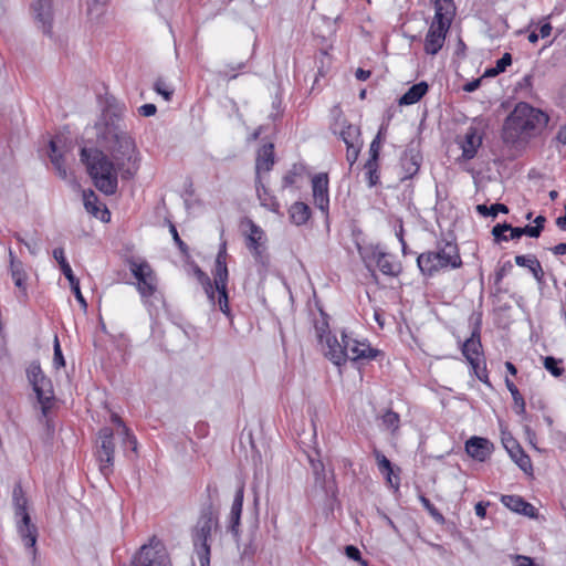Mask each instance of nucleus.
<instances>
[{
    "instance_id": "47",
    "label": "nucleus",
    "mask_w": 566,
    "mask_h": 566,
    "mask_svg": "<svg viewBox=\"0 0 566 566\" xmlns=\"http://www.w3.org/2000/svg\"><path fill=\"white\" fill-rule=\"evenodd\" d=\"M84 207L87 212L92 213L93 216H97L98 207L96 206L97 197L95 193L91 190L90 193L84 192Z\"/></svg>"
},
{
    "instance_id": "11",
    "label": "nucleus",
    "mask_w": 566,
    "mask_h": 566,
    "mask_svg": "<svg viewBox=\"0 0 566 566\" xmlns=\"http://www.w3.org/2000/svg\"><path fill=\"white\" fill-rule=\"evenodd\" d=\"M343 345L342 348L346 350V360L358 361L363 359L371 360L379 354L378 349L370 347L369 344L360 343L347 334H342Z\"/></svg>"
},
{
    "instance_id": "12",
    "label": "nucleus",
    "mask_w": 566,
    "mask_h": 566,
    "mask_svg": "<svg viewBox=\"0 0 566 566\" xmlns=\"http://www.w3.org/2000/svg\"><path fill=\"white\" fill-rule=\"evenodd\" d=\"M50 160L55 169L56 175L66 180L69 177L67 169L65 166V156L71 151V145L60 137H55L50 140Z\"/></svg>"
},
{
    "instance_id": "45",
    "label": "nucleus",
    "mask_w": 566,
    "mask_h": 566,
    "mask_svg": "<svg viewBox=\"0 0 566 566\" xmlns=\"http://www.w3.org/2000/svg\"><path fill=\"white\" fill-rule=\"evenodd\" d=\"M509 229H511V224L507 222L497 223L496 226H494L492 229V235L494 237V241L497 243L501 241H509V237L505 235V232L509 231Z\"/></svg>"
},
{
    "instance_id": "44",
    "label": "nucleus",
    "mask_w": 566,
    "mask_h": 566,
    "mask_svg": "<svg viewBox=\"0 0 566 566\" xmlns=\"http://www.w3.org/2000/svg\"><path fill=\"white\" fill-rule=\"evenodd\" d=\"M560 360L553 356H547L544 358V367L555 377H559L564 373V368L558 366Z\"/></svg>"
},
{
    "instance_id": "29",
    "label": "nucleus",
    "mask_w": 566,
    "mask_h": 566,
    "mask_svg": "<svg viewBox=\"0 0 566 566\" xmlns=\"http://www.w3.org/2000/svg\"><path fill=\"white\" fill-rule=\"evenodd\" d=\"M515 263L518 266L527 268L537 281L544 276V271L541 262L534 255H516Z\"/></svg>"
},
{
    "instance_id": "28",
    "label": "nucleus",
    "mask_w": 566,
    "mask_h": 566,
    "mask_svg": "<svg viewBox=\"0 0 566 566\" xmlns=\"http://www.w3.org/2000/svg\"><path fill=\"white\" fill-rule=\"evenodd\" d=\"M429 90L427 82L421 81L413 84L408 91L399 98V105H412L418 103Z\"/></svg>"
},
{
    "instance_id": "60",
    "label": "nucleus",
    "mask_w": 566,
    "mask_h": 566,
    "mask_svg": "<svg viewBox=\"0 0 566 566\" xmlns=\"http://www.w3.org/2000/svg\"><path fill=\"white\" fill-rule=\"evenodd\" d=\"M157 112L155 104H144L138 108V113L144 117L154 116Z\"/></svg>"
},
{
    "instance_id": "7",
    "label": "nucleus",
    "mask_w": 566,
    "mask_h": 566,
    "mask_svg": "<svg viewBox=\"0 0 566 566\" xmlns=\"http://www.w3.org/2000/svg\"><path fill=\"white\" fill-rule=\"evenodd\" d=\"M115 455L114 433L111 428H102L98 431L96 441V459L99 463V471L104 476L113 472Z\"/></svg>"
},
{
    "instance_id": "8",
    "label": "nucleus",
    "mask_w": 566,
    "mask_h": 566,
    "mask_svg": "<svg viewBox=\"0 0 566 566\" xmlns=\"http://www.w3.org/2000/svg\"><path fill=\"white\" fill-rule=\"evenodd\" d=\"M28 380L36 395L38 401L42 406L43 415L49 409V403L53 398L51 380L48 379L38 363H31L27 369Z\"/></svg>"
},
{
    "instance_id": "20",
    "label": "nucleus",
    "mask_w": 566,
    "mask_h": 566,
    "mask_svg": "<svg viewBox=\"0 0 566 566\" xmlns=\"http://www.w3.org/2000/svg\"><path fill=\"white\" fill-rule=\"evenodd\" d=\"M493 444L485 438L471 437L465 442L467 453L480 462H484L492 452Z\"/></svg>"
},
{
    "instance_id": "57",
    "label": "nucleus",
    "mask_w": 566,
    "mask_h": 566,
    "mask_svg": "<svg viewBox=\"0 0 566 566\" xmlns=\"http://www.w3.org/2000/svg\"><path fill=\"white\" fill-rule=\"evenodd\" d=\"M300 175V171L297 170L296 166L293 167V169L289 170L282 179L283 188L290 187L295 184L296 177Z\"/></svg>"
},
{
    "instance_id": "46",
    "label": "nucleus",
    "mask_w": 566,
    "mask_h": 566,
    "mask_svg": "<svg viewBox=\"0 0 566 566\" xmlns=\"http://www.w3.org/2000/svg\"><path fill=\"white\" fill-rule=\"evenodd\" d=\"M53 364L55 368H61L65 366V359L57 336L54 337L53 344Z\"/></svg>"
},
{
    "instance_id": "10",
    "label": "nucleus",
    "mask_w": 566,
    "mask_h": 566,
    "mask_svg": "<svg viewBox=\"0 0 566 566\" xmlns=\"http://www.w3.org/2000/svg\"><path fill=\"white\" fill-rule=\"evenodd\" d=\"M31 12L34 22L43 34L52 36L54 20L53 0H34L31 3Z\"/></svg>"
},
{
    "instance_id": "55",
    "label": "nucleus",
    "mask_w": 566,
    "mask_h": 566,
    "mask_svg": "<svg viewBox=\"0 0 566 566\" xmlns=\"http://www.w3.org/2000/svg\"><path fill=\"white\" fill-rule=\"evenodd\" d=\"M251 253L255 260L256 263H260L262 265H268L269 263V255L265 252V247H259L256 249L251 250Z\"/></svg>"
},
{
    "instance_id": "38",
    "label": "nucleus",
    "mask_w": 566,
    "mask_h": 566,
    "mask_svg": "<svg viewBox=\"0 0 566 566\" xmlns=\"http://www.w3.org/2000/svg\"><path fill=\"white\" fill-rule=\"evenodd\" d=\"M419 500L423 507L428 511L430 516L439 524H443L446 522L444 516L436 509V506L430 502L428 497L423 494L419 495Z\"/></svg>"
},
{
    "instance_id": "43",
    "label": "nucleus",
    "mask_w": 566,
    "mask_h": 566,
    "mask_svg": "<svg viewBox=\"0 0 566 566\" xmlns=\"http://www.w3.org/2000/svg\"><path fill=\"white\" fill-rule=\"evenodd\" d=\"M321 314H322V318L319 321H315L314 328H315L317 338L319 339L321 343H323L324 336L327 337V335H331V334L328 331L329 326H328L327 318L325 317L323 312H321Z\"/></svg>"
},
{
    "instance_id": "3",
    "label": "nucleus",
    "mask_w": 566,
    "mask_h": 566,
    "mask_svg": "<svg viewBox=\"0 0 566 566\" xmlns=\"http://www.w3.org/2000/svg\"><path fill=\"white\" fill-rule=\"evenodd\" d=\"M547 123L548 116L544 112L526 103H518L504 122L503 139L505 143L514 144L533 136Z\"/></svg>"
},
{
    "instance_id": "1",
    "label": "nucleus",
    "mask_w": 566,
    "mask_h": 566,
    "mask_svg": "<svg viewBox=\"0 0 566 566\" xmlns=\"http://www.w3.org/2000/svg\"><path fill=\"white\" fill-rule=\"evenodd\" d=\"M104 137L115 163L97 148L83 147L80 156L94 186L112 196L118 188V172L123 179H132L139 168V159L134 138L119 125H107Z\"/></svg>"
},
{
    "instance_id": "51",
    "label": "nucleus",
    "mask_w": 566,
    "mask_h": 566,
    "mask_svg": "<svg viewBox=\"0 0 566 566\" xmlns=\"http://www.w3.org/2000/svg\"><path fill=\"white\" fill-rule=\"evenodd\" d=\"M123 444L125 448H130L133 451L137 450V440L126 426H123Z\"/></svg>"
},
{
    "instance_id": "21",
    "label": "nucleus",
    "mask_w": 566,
    "mask_h": 566,
    "mask_svg": "<svg viewBox=\"0 0 566 566\" xmlns=\"http://www.w3.org/2000/svg\"><path fill=\"white\" fill-rule=\"evenodd\" d=\"M421 155L415 147H408L400 158L401 169L403 170L402 179H410L418 174L421 164Z\"/></svg>"
},
{
    "instance_id": "27",
    "label": "nucleus",
    "mask_w": 566,
    "mask_h": 566,
    "mask_svg": "<svg viewBox=\"0 0 566 566\" xmlns=\"http://www.w3.org/2000/svg\"><path fill=\"white\" fill-rule=\"evenodd\" d=\"M327 349L325 356L336 366H342L346 363V350L342 348L343 340L338 342L335 336L327 335L326 337Z\"/></svg>"
},
{
    "instance_id": "41",
    "label": "nucleus",
    "mask_w": 566,
    "mask_h": 566,
    "mask_svg": "<svg viewBox=\"0 0 566 566\" xmlns=\"http://www.w3.org/2000/svg\"><path fill=\"white\" fill-rule=\"evenodd\" d=\"M311 467L313 469V473L315 475V482L319 484L321 488H325V468L321 460L310 459Z\"/></svg>"
},
{
    "instance_id": "24",
    "label": "nucleus",
    "mask_w": 566,
    "mask_h": 566,
    "mask_svg": "<svg viewBox=\"0 0 566 566\" xmlns=\"http://www.w3.org/2000/svg\"><path fill=\"white\" fill-rule=\"evenodd\" d=\"M9 272L17 287L15 297L18 302L21 304H25L29 300V291L27 283L29 275L25 271L24 265L20 268L9 269Z\"/></svg>"
},
{
    "instance_id": "5",
    "label": "nucleus",
    "mask_w": 566,
    "mask_h": 566,
    "mask_svg": "<svg viewBox=\"0 0 566 566\" xmlns=\"http://www.w3.org/2000/svg\"><path fill=\"white\" fill-rule=\"evenodd\" d=\"M417 265L423 275L433 276L440 271L460 268L462 261L455 243L438 242L434 251L418 255Z\"/></svg>"
},
{
    "instance_id": "34",
    "label": "nucleus",
    "mask_w": 566,
    "mask_h": 566,
    "mask_svg": "<svg viewBox=\"0 0 566 566\" xmlns=\"http://www.w3.org/2000/svg\"><path fill=\"white\" fill-rule=\"evenodd\" d=\"M339 136L347 147H349L350 144L363 145V142L360 140V129L355 125L349 124L345 126L340 130Z\"/></svg>"
},
{
    "instance_id": "33",
    "label": "nucleus",
    "mask_w": 566,
    "mask_h": 566,
    "mask_svg": "<svg viewBox=\"0 0 566 566\" xmlns=\"http://www.w3.org/2000/svg\"><path fill=\"white\" fill-rule=\"evenodd\" d=\"M505 386L512 395L515 412L517 415L524 416L526 413V403L517 387L507 377L505 378Z\"/></svg>"
},
{
    "instance_id": "22",
    "label": "nucleus",
    "mask_w": 566,
    "mask_h": 566,
    "mask_svg": "<svg viewBox=\"0 0 566 566\" xmlns=\"http://www.w3.org/2000/svg\"><path fill=\"white\" fill-rule=\"evenodd\" d=\"M275 164L274 145L272 143L264 144L256 154L255 159V178L261 177L262 172H269Z\"/></svg>"
},
{
    "instance_id": "9",
    "label": "nucleus",
    "mask_w": 566,
    "mask_h": 566,
    "mask_svg": "<svg viewBox=\"0 0 566 566\" xmlns=\"http://www.w3.org/2000/svg\"><path fill=\"white\" fill-rule=\"evenodd\" d=\"M471 335L461 345L462 355L468 363L484 358L481 343V317L470 318Z\"/></svg>"
},
{
    "instance_id": "53",
    "label": "nucleus",
    "mask_w": 566,
    "mask_h": 566,
    "mask_svg": "<svg viewBox=\"0 0 566 566\" xmlns=\"http://www.w3.org/2000/svg\"><path fill=\"white\" fill-rule=\"evenodd\" d=\"M169 231L172 235L174 242L177 244L181 253H188V245L180 239L177 228L174 223H170Z\"/></svg>"
},
{
    "instance_id": "16",
    "label": "nucleus",
    "mask_w": 566,
    "mask_h": 566,
    "mask_svg": "<svg viewBox=\"0 0 566 566\" xmlns=\"http://www.w3.org/2000/svg\"><path fill=\"white\" fill-rule=\"evenodd\" d=\"M450 28L444 23L431 22L424 38L423 50L429 55H436L442 49Z\"/></svg>"
},
{
    "instance_id": "58",
    "label": "nucleus",
    "mask_w": 566,
    "mask_h": 566,
    "mask_svg": "<svg viewBox=\"0 0 566 566\" xmlns=\"http://www.w3.org/2000/svg\"><path fill=\"white\" fill-rule=\"evenodd\" d=\"M512 64V55L510 53H504L501 59L496 61L495 67L497 72H504L509 65Z\"/></svg>"
},
{
    "instance_id": "35",
    "label": "nucleus",
    "mask_w": 566,
    "mask_h": 566,
    "mask_svg": "<svg viewBox=\"0 0 566 566\" xmlns=\"http://www.w3.org/2000/svg\"><path fill=\"white\" fill-rule=\"evenodd\" d=\"M476 212L482 217H493L495 218L499 212L509 213V207L504 203H493L490 207L486 205H478Z\"/></svg>"
},
{
    "instance_id": "54",
    "label": "nucleus",
    "mask_w": 566,
    "mask_h": 566,
    "mask_svg": "<svg viewBox=\"0 0 566 566\" xmlns=\"http://www.w3.org/2000/svg\"><path fill=\"white\" fill-rule=\"evenodd\" d=\"M346 556L353 560L359 562L361 565L367 566V562L361 559L360 551L354 545H347L345 547Z\"/></svg>"
},
{
    "instance_id": "6",
    "label": "nucleus",
    "mask_w": 566,
    "mask_h": 566,
    "mask_svg": "<svg viewBox=\"0 0 566 566\" xmlns=\"http://www.w3.org/2000/svg\"><path fill=\"white\" fill-rule=\"evenodd\" d=\"M126 263L137 280V290L143 297L151 296L157 289V280L156 275L149 265V263L145 260H138L134 256L127 258Z\"/></svg>"
},
{
    "instance_id": "18",
    "label": "nucleus",
    "mask_w": 566,
    "mask_h": 566,
    "mask_svg": "<svg viewBox=\"0 0 566 566\" xmlns=\"http://www.w3.org/2000/svg\"><path fill=\"white\" fill-rule=\"evenodd\" d=\"M312 190L314 205L324 213L328 212V176L327 174H317L312 179Z\"/></svg>"
},
{
    "instance_id": "64",
    "label": "nucleus",
    "mask_w": 566,
    "mask_h": 566,
    "mask_svg": "<svg viewBox=\"0 0 566 566\" xmlns=\"http://www.w3.org/2000/svg\"><path fill=\"white\" fill-rule=\"evenodd\" d=\"M489 502H479L475 504V514L481 517V518H484L485 515H486V509L489 506Z\"/></svg>"
},
{
    "instance_id": "14",
    "label": "nucleus",
    "mask_w": 566,
    "mask_h": 566,
    "mask_svg": "<svg viewBox=\"0 0 566 566\" xmlns=\"http://www.w3.org/2000/svg\"><path fill=\"white\" fill-rule=\"evenodd\" d=\"M361 256L368 268L373 263H376L380 272L385 275L397 276L401 271L400 264L392 262L390 255L378 248L371 249L369 253H361Z\"/></svg>"
},
{
    "instance_id": "61",
    "label": "nucleus",
    "mask_w": 566,
    "mask_h": 566,
    "mask_svg": "<svg viewBox=\"0 0 566 566\" xmlns=\"http://www.w3.org/2000/svg\"><path fill=\"white\" fill-rule=\"evenodd\" d=\"M518 513L527 517H535L537 514V510L531 503L524 501Z\"/></svg>"
},
{
    "instance_id": "23",
    "label": "nucleus",
    "mask_w": 566,
    "mask_h": 566,
    "mask_svg": "<svg viewBox=\"0 0 566 566\" xmlns=\"http://www.w3.org/2000/svg\"><path fill=\"white\" fill-rule=\"evenodd\" d=\"M482 145V137L479 135L476 127L470 126L461 143L462 157L465 160H471L476 156L478 149Z\"/></svg>"
},
{
    "instance_id": "25",
    "label": "nucleus",
    "mask_w": 566,
    "mask_h": 566,
    "mask_svg": "<svg viewBox=\"0 0 566 566\" xmlns=\"http://www.w3.org/2000/svg\"><path fill=\"white\" fill-rule=\"evenodd\" d=\"M455 7L453 0H436L434 1V17L432 22L444 23L450 28Z\"/></svg>"
},
{
    "instance_id": "26",
    "label": "nucleus",
    "mask_w": 566,
    "mask_h": 566,
    "mask_svg": "<svg viewBox=\"0 0 566 566\" xmlns=\"http://www.w3.org/2000/svg\"><path fill=\"white\" fill-rule=\"evenodd\" d=\"M256 196L262 207L274 213H280V203L274 195L264 186L262 178H255Z\"/></svg>"
},
{
    "instance_id": "37",
    "label": "nucleus",
    "mask_w": 566,
    "mask_h": 566,
    "mask_svg": "<svg viewBox=\"0 0 566 566\" xmlns=\"http://www.w3.org/2000/svg\"><path fill=\"white\" fill-rule=\"evenodd\" d=\"M154 91L161 95L165 101L169 102L172 98L174 95V87L168 84L164 78H157L154 83Z\"/></svg>"
},
{
    "instance_id": "36",
    "label": "nucleus",
    "mask_w": 566,
    "mask_h": 566,
    "mask_svg": "<svg viewBox=\"0 0 566 566\" xmlns=\"http://www.w3.org/2000/svg\"><path fill=\"white\" fill-rule=\"evenodd\" d=\"M473 374L476 376V378L485 384L486 386L491 387V382L488 375L486 364L484 358H481L479 360H473L469 363Z\"/></svg>"
},
{
    "instance_id": "50",
    "label": "nucleus",
    "mask_w": 566,
    "mask_h": 566,
    "mask_svg": "<svg viewBox=\"0 0 566 566\" xmlns=\"http://www.w3.org/2000/svg\"><path fill=\"white\" fill-rule=\"evenodd\" d=\"M365 168L367 169V178L369 186H376L379 181V175L377 172V163L371 164L370 161H366Z\"/></svg>"
},
{
    "instance_id": "17",
    "label": "nucleus",
    "mask_w": 566,
    "mask_h": 566,
    "mask_svg": "<svg viewBox=\"0 0 566 566\" xmlns=\"http://www.w3.org/2000/svg\"><path fill=\"white\" fill-rule=\"evenodd\" d=\"M17 532L27 549H31L33 556H35L36 539H38V527L31 522L30 514H23V516L14 517Z\"/></svg>"
},
{
    "instance_id": "49",
    "label": "nucleus",
    "mask_w": 566,
    "mask_h": 566,
    "mask_svg": "<svg viewBox=\"0 0 566 566\" xmlns=\"http://www.w3.org/2000/svg\"><path fill=\"white\" fill-rule=\"evenodd\" d=\"M399 415L392 410H388L382 416V423L387 429L396 430L399 426Z\"/></svg>"
},
{
    "instance_id": "31",
    "label": "nucleus",
    "mask_w": 566,
    "mask_h": 566,
    "mask_svg": "<svg viewBox=\"0 0 566 566\" xmlns=\"http://www.w3.org/2000/svg\"><path fill=\"white\" fill-rule=\"evenodd\" d=\"M289 212L291 221L296 226L305 224L311 217V209L304 202H294Z\"/></svg>"
},
{
    "instance_id": "40",
    "label": "nucleus",
    "mask_w": 566,
    "mask_h": 566,
    "mask_svg": "<svg viewBox=\"0 0 566 566\" xmlns=\"http://www.w3.org/2000/svg\"><path fill=\"white\" fill-rule=\"evenodd\" d=\"M384 126L380 127L378 134L373 139L370 147H369V158L367 161H370L371 164H375L378 161L379 158V151H380V144H381V135H382Z\"/></svg>"
},
{
    "instance_id": "4",
    "label": "nucleus",
    "mask_w": 566,
    "mask_h": 566,
    "mask_svg": "<svg viewBox=\"0 0 566 566\" xmlns=\"http://www.w3.org/2000/svg\"><path fill=\"white\" fill-rule=\"evenodd\" d=\"M218 526V512L210 503L201 510L200 516L191 531L193 552L200 566H210L212 531H216Z\"/></svg>"
},
{
    "instance_id": "2",
    "label": "nucleus",
    "mask_w": 566,
    "mask_h": 566,
    "mask_svg": "<svg viewBox=\"0 0 566 566\" xmlns=\"http://www.w3.org/2000/svg\"><path fill=\"white\" fill-rule=\"evenodd\" d=\"M227 242L220 243L219 251L214 262L213 282L198 265L195 266L193 272L198 282L202 285L210 303L216 306L227 316L231 317L228 296V277L229 272L227 268Z\"/></svg>"
},
{
    "instance_id": "48",
    "label": "nucleus",
    "mask_w": 566,
    "mask_h": 566,
    "mask_svg": "<svg viewBox=\"0 0 566 566\" xmlns=\"http://www.w3.org/2000/svg\"><path fill=\"white\" fill-rule=\"evenodd\" d=\"M238 549L240 552L241 559H248L251 560L256 552V546L252 541H250L247 544H243L242 546L239 544V541L237 542Z\"/></svg>"
},
{
    "instance_id": "13",
    "label": "nucleus",
    "mask_w": 566,
    "mask_h": 566,
    "mask_svg": "<svg viewBox=\"0 0 566 566\" xmlns=\"http://www.w3.org/2000/svg\"><path fill=\"white\" fill-rule=\"evenodd\" d=\"M53 258L57 261L59 265H60V269L62 271V273L64 274V276L66 277V280L69 281L70 283V286H71V290L76 298V301L81 304V307L86 311L87 308V303H86V300L84 298L82 292H81V287H80V281L74 275L73 271H72V268L71 265L69 264L65 255H64V250L63 248H55L53 250Z\"/></svg>"
},
{
    "instance_id": "19",
    "label": "nucleus",
    "mask_w": 566,
    "mask_h": 566,
    "mask_svg": "<svg viewBox=\"0 0 566 566\" xmlns=\"http://www.w3.org/2000/svg\"><path fill=\"white\" fill-rule=\"evenodd\" d=\"M243 496H244V486L241 485L238 488L234 494V499L231 505V511L229 514V524H228V531L232 534L235 542L239 541L240 533H239V526H240V520H241V513H242V506H243Z\"/></svg>"
},
{
    "instance_id": "42",
    "label": "nucleus",
    "mask_w": 566,
    "mask_h": 566,
    "mask_svg": "<svg viewBox=\"0 0 566 566\" xmlns=\"http://www.w3.org/2000/svg\"><path fill=\"white\" fill-rule=\"evenodd\" d=\"M524 499L520 495H503L501 499V502L511 511L518 513L523 503Z\"/></svg>"
},
{
    "instance_id": "39",
    "label": "nucleus",
    "mask_w": 566,
    "mask_h": 566,
    "mask_svg": "<svg viewBox=\"0 0 566 566\" xmlns=\"http://www.w3.org/2000/svg\"><path fill=\"white\" fill-rule=\"evenodd\" d=\"M373 454L376 459L377 467L380 473H394V468L390 460L381 451L375 449Z\"/></svg>"
},
{
    "instance_id": "52",
    "label": "nucleus",
    "mask_w": 566,
    "mask_h": 566,
    "mask_svg": "<svg viewBox=\"0 0 566 566\" xmlns=\"http://www.w3.org/2000/svg\"><path fill=\"white\" fill-rule=\"evenodd\" d=\"M227 67H228V70L220 72V75L227 80H234L238 76V74L235 72L244 69L245 63L241 62L238 64H231V65H228Z\"/></svg>"
},
{
    "instance_id": "63",
    "label": "nucleus",
    "mask_w": 566,
    "mask_h": 566,
    "mask_svg": "<svg viewBox=\"0 0 566 566\" xmlns=\"http://www.w3.org/2000/svg\"><path fill=\"white\" fill-rule=\"evenodd\" d=\"M382 474L385 475V479L390 486L395 488L396 490L399 489V478L397 475L388 472H384Z\"/></svg>"
},
{
    "instance_id": "30",
    "label": "nucleus",
    "mask_w": 566,
    "mask_h": 566,
    "mask_svg": "<svg viewBox=\"0 0 566 566\" xmlns=\"http://www.w3.org/2000/svg\"><path fill=\"white\" fill-rule=\"evenodd\" d=\"M12 505L14 510V517L23 516L29 514L28 512V499L23 492L20 483H17L12 491Z\"/></svg>"
},
{
    "instance_id": "59",
    "label": "nucleus",
    "mask_w": 566,
    "mask_h": 566,
    "mask_svg": "<svg viewBox=\"0 0 566 566\" xmlns=\"http://www.w3.org/2000/svg\"><path fill=\"white\" fill-rule=\"evenodd\" d=\"M515 560L514 566H538L534 563L533 558L524 555H514L513 556Z\"/></svg>"
},
{
    "instance_id": "56",
    "label": "nucleus",
    "mask_w": 566,
    "mask_h": 566,
    "mask_svg": "<svg viewBox=\"0 0 566 566\" xmlns=\"http://www.w3.org/2000/svg\"><path fill=\"white\" fill-rule=\"evenodd\" d=\"M360 148H361V145H354V144H350V146L347 147L346 159L349 163L350 167L356 163L358 155L360 153Z\"/></svg>"
},
{
    "instance_id": "32",
    "label": "nucleus",
    "mask_w": 566,
    "mask_h": 566,
    "mask_svg": "<svg viewBox=\"0 0 566 566\" xmlns=\"http://www.w3.org/2000/svg\"><path fill=\"white\" fill-rule=\"evenodd\" d=\"M264 231L254 222L250 221V233L247 237V248L251 251L259 247H264Z\"/></svg>"
},
{
    "instance_id": "62",
    "label": "nucleus",
    "mask_w": 566,
    "mask_h": 566,
    "mask_svg": "<svg viewBox=\"0 0 566 566\" xmlns=\"http://www.w3.org/2000/svg\"><path fill=\"white\" fill-rule=\"evenodd\" d=\"M523 232H524V235H528L531 238H538L542 233L538 228H536L535 226H530V224L523 227Z\"/></svg>"
},
{
    "instance_id": "15",
    "label": "nucleus",
    "mask_w": 566,
    "mask_h": 566,
    "mask_svg": "<svg viewBox=\"0 0 566 566\" xmlns=\"http://www.w3.org/2000/svg\"><path fill=\"white\" fill-rule=\"evenodd\" d=\"M502 443L511 459L525 473H532L533 465L528 454L524 452L520 443L511 436L503 433Z\"/></svg>"
}]
</instances>
